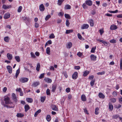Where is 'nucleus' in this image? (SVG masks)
I'll list each match as a JSON object with an SVG mask.
<instances>
[{
    "mask_svg": "<svg viewBox=\"0 0 122 122\" xmlns=\"http://www.w3.org/2000/svg\"><path fill=\"white\" fill-rule=\"evenodd\" d=\"M4 100L6 104H11L13 103L10 101V98L8 97L5 98Z\"/></svg>",
    "mask_w": 122,
    "mask_h": 122,
    "instance_id": "1",
    "label": "nucleus"
},
{
    "mask_svg": "<svg viewBox=\"0 0 122 122\" xmlns=\"http://www.w3.org/2000/svg\"><path fill=\"white\" fill-rule=\"evenodd\" d=\"M28 79L26 77H21L19 79L20 82L22 83H24L27 82L28 80Z\"/></svg>",
    "mask_w": 122,
    "mask_h": 122,
    "instance_id": "2",
    "label": "nucleus"
},
{
    "mask_svg": "<svg viewBox=\"0 0 122 122\" xmlns=\"http://www.w3.org/2000/svg\"><path fill=\"white\" fill-rule=\"evenodd\" d=\"M12 99L15 103H16L18 101V98L16 97V96L15 93H13L12 94Z\"/></svg>",
    "mask_w": 122,
    "mask_h": 122,
    "instance_id": "3",
    "label": "nucleus"
},
{
    "mask_svg": "<svg viewBox=\"0 0 122 122\" xmlns=\"http://www.w3.org/2000/svg\"><path fill=\"white\" fill-rule=\"evenodd\" d=\"M24 20H25L26 24L27 25L29 24L30 21H31L29 17L26 16L25 17V18L24 19Z\"/></svg>",
    "mask_w": 122,
    "mask_h": 122,
    "instance_id": "4",
    "label": "nucleus"
},
{
    "mask_svg": "<svg viewBox=\"0 0 122 122\" xmlns=\"http://www.w3.org/2000/svg\"><path fill=\"white\" fill-rule=\"evenodd\" d=\"M78 76V73L77 72H75L73 74L72 76V78L73 79L75 80L77 78Z\"/></svg>",
    "mask_w": 122,
    "mask_h": 122,
    "instance_id": "5",
    "label": "nucleus"
},
{
    "mask_svg": "<svg viewBox=\"0 0 122 122\" xmlns=\"http://www.w3.org/2000/svg\"><path fill=\"white\" fill-rule=\"evenodd\" d=\"M89 27V25L87 24H85L82 25L81 27V29H88Z\"/></svg>",
    "mask_w": 122,
    "mask_h": 122,
    "instance_id": "6",
    "label": "nucleus"
},
{
    "mask_svg": "<svg viewBox=\"0 0 122 122\" xmlns=\"http://www.w3.org/2000/svg\"><path fill=\"white\" fill-rule=\"evenodd\" d=\"M8 72L10 74L12 73V67L10 66H8L6 67Z\"/></svg>",
    "mask_w": 122,
    "mask_h": 122,
    "instance_id": "7",
    "label": "nucleus"
},
{
    "mask_svg": "<svg viewBox=\"0 0 122 122\" xmlns=\"http://www.w3.org/2000/svg\"><path fill=\"white\" fill-rule=\"evenodd\" d=\"M39 9L41 11H43L45 9V8L43 4H41L39 7Z\"/></svg>",
    "mask_w": 122,
    "mask_h": 122,
    "instance_id": "8",
    "label": "nucleus"
},
{
    "mask_svg": "<svg viewBox=\"0 0 122 122\" xmlns=\"http://www.w3.org/2000/svg\"><path fill=\"white\" fill-rule=\"evenodd\" d=\"M90 57L91 61H96V60L97 56L94 55H91L90 56Z\"/></svg>",
    "mask_w": 122,
    "mask_h": 122,
    "instance_id": "9",
    "label": "nucleus"
},
{
    "mask_svg": "<svg viewBox=\"0 0 122 122\" xmlns=\"http://www.w3.org/2000/svg\"><path fill=\"white\" fill-rule=\"evenodd\" d=\"M117 28V27L116 25H111L110 28V29L112 30H116Z\"/></svg>",
    "mask_w": 122,
    "mask_h": 122,
    "instance_id": "10",
    "label": "nucleus"
},
{
    "mask_svg": "<svg viewBox=\"0 0 122 122\" xmlns=\"http://www.w3.org/2000/svg\"><path fill=\"white\" fill-rule=\"evenodd\" d=\"M44 80L46 82L48 83H51L52 82V80L48 78H45Z\"/></svg>",
    "mask_w": 122,
    "mask_h": 122,
    "instance_id": "11",
    "label": "nucleus"
},
{
    "mask_svg": "<svg viewBox=\"0 0 122 122\" xmlns=\"http://www.w3.org/2000/svg\"><path fill=\"white\" fill-rule=\"evenodd\" d=\"M7 56L8 58V59L9 60H11L12 58V56L11 54L9 53H8L7 55Z\"/></svg>",
    "mask_w": 122,
    "mask_h": 122,
    "instance_id": "12",
    "label": "nucleus"
},
{
    "mask_svg": "<svg viewBox=\"0 0 122 122\" xmlns=\"http://www.w3.org/2000/svg\"><path fill=\"white\" fill-rule=\"evenodd\" d=\"M81 100L82 101H85L86 100V96L84 94H82L81 97Z\"/></svg>",
    "mask_w": 122,
    "mask_h": 122,
    "instance_id": "13",
    "label": "nucleus"
},
{
    "mask_svg": "<svg viewBox=\"0 0 122 122\" xmlns=\"http://www.w3.org/2000/svg\"><path fill=\"white\" fill-rule=\"evenodd\" d=\"M40 82H39L36 81L34 82L32 84V86L34 87H36L39 85Z\"/></svg>",
    "mask_w": 122,
    "mask_h": 122,
    "instance_id": "14",
    "label": "nucleus"
},
{
    "mask_svg": "<svg viewBox=\"0 0 122 122\" xmlns=\"http://www.w3.org/2000/svg\"><path fill=\"white\" fill-rule=\"evenodd\" d=\"M66 46L67 48L70 49L72 46V43L71 42H69L67 43Z\"/></svg>",
    "mask_w": 122,
    "mask_h": 122,
    "instance_id": "15",
    "label": "nucleus"
},
{
    "mask_svg": "<svg viewBox=\"0 0 122 122\" xmlns=\"http://www.w3.org/2000/svg\"><path fill=\"white\" fill-rule=\"evenodd\" d=\"M24 108L25 111L26 112L30 109V107L28 105L26 104Z\"/></svg>",
    "mask_w": 122,
    "mask_h": 122,
    "instance_id": "16",
    "label": "nucleus"
},
{
    "mask_svg": "<svg viewBox=\"0 0 122 122\" xmlns=\"http://www.w3.org/2000/svg\"><path fill=\"white\" fill-rule=\"evenodd\" d=\"M98 96L100 98L104 99L105 97L104 95L101 92H99L98 94Z\"/></svg>",
    "mask_w": 122,
    "mask_h": 122,
    "instance_id": "17",
    "label": "nucleus"
},
{
    "mask_svg": "<svg viewBox=\"0 0 122 122\" xmlns=\"http://www.w3.org/2000/svg\"><path fill=\"white\" fill-rule=\"evenodd\" d=\"M10 14L9 13H8L5 14L4 18L5 19H7L9 18L10 17Z\"/></svg>",
    "mask_w": 122,
    "mask_h": 122,
    "instance_id": "18",
    "label": "nucleus"
},
{
    "mask_svg": "<svg viewBox=\"0 0 122 122\" xmlns=\"http://www.w3.org/2000/svg\"><path fill=\"white\" fill-rule=\"evenodd\" d=\"M16 116L18 117H22L24 116V115L21 113H18L17 114Z\"/></svg>",
    "mask_w": 122,
    "mask_h": 122,
    "instance_id": "19",
    "label": "nucleus"
},
{
    "mask_svg": "<svg viewBox=\"0 0 122 122\" xmlns=\"http://www.w3.org/2000/svg\"><path fill=\"white\" fill-rule=\"evenodd\" d=\"M86 4L89 6L91 5L92 4V2L91 0H86Z\"/></svg>",
    "mask_w": 122,
    "mask_h": 122,
    "instance_id": "20",
    "label": "nucleus"
},
{
    "mask_svg": "<svg viewBox=\"0 0 122 122\" xmlns=\"http://www.w3.org/2000/svg\"><path fill=\"white\" fill-rule=\"evenodd\" d=\"M89 22L90 23V25L91 26H93L94 25V21L92 19H90L89 20Z\"/></svg>",
    "mask_w": 122,
    "mask_h": 122,
    "instance_id": "21",
    "label": "nucleus"
},
{
    "mask_svg": "<svg viewBox=\"0 0 122 122\" xmlns=\"http://www.w3.org/2000/svg\"><path fill=\"white\" fill-rule=\"evenodd\" d=\"M56 85H53L52 87V92H54L56 89Z\"/></svg>",
    "mask_w": 122,
    "mask_h": 122,
    "instance_id": "22",
    "label": "nucleus"
},
{
    "mask_svg": "<svg viewBox=\"0 0 122 122\" xmlns=\"http://www.w3.org/2000/svg\"><path fill=\"white\" fill-rule=\"evenodd\" d=\"M52 108L53 110L55 111H57L58 110V109L56 106L55 105H52Z\"/></svg>",
    "mask_w": 122,
    "mask_h": 122,
    "instance_id": "23",
    "label": "nucleus"
},
{
    "mask_svg": "<svg viewBox=\"0 0 122 122\" xmlns=\"http://www.w3.org/2000/svg\"><path fill=\"white\" fill-rule=\"evenodd\" d=\"M46 52L49 55L50 54V49L49 47H47L46 49Z\"/></svg>",
    "mask_w": 122,
    "mask_h": 122,
    "instance_id": "24",
    "label": "nucleus"
},
{
    "mask_svg": "<svg viewBox=\"0 0 122 122\" xmlns=\"http://www.w3.org/2000/svg\"><path fill=\"white\" fill-rule=\"evenodd\" d=\"M109 109L111 111H112L113 109V106L110 103H109Z\"/></svg>",
    "mask_w": 122,
    "mask_h": 122,
    "instance_id": "25",
    "label": "nucleus"
},
{
    "mask_svg": "<svg viewBox=\"0 0 122 122\" xmlns=\"http://www.w3.org/2000/svg\"><path fill=\"white\" fill-rule=\"evenodd\" d=\"M27 102L29 103H32L33 101L32 99L30 98H28L26 99Z\"/></svg>",
    "mask_w": 122,
    "mask_h": 122,
    "instance_id": "26",
    "label": "nucleus"
},
{
    "mask_svg": "<svg viewBox=\"0 0 122 122\" xmlns=\"http://www.w3.org/2000/svg\"><path fill=\"white\" fill-rule=\"evenodd\" d=\"M11 6H9L8 5H3L2 6V8L4 9H9V8H10Z\"/></svg>",
    "mask_w": 122,
    "mask_h": 122,
    "instance_id": "27",
    "label": "nucleus"
},
{
    "mask_svg": "<svg viewBox=\"0 0 122 122\" xmlns=\"http://www.w3.org/2000/svg\"><path fill=\"white\" fill-rule=\"evenodd\" d=\"M41 110L40 109L38 110L37 111L35 112L34 116L35 117H36L37 116V115L40 112H41Z\"/></svg>",
    "mask_w": 122,
    "mask_h": 122,
    "instance_id": "28",
    "label": "nucleus"
},
{
    "mask_svg": "<svg viewBox=\"0 0 122 122\" xmlns=\"http://www.w3.org/2000/svg\"><path fill=\"white\" fill-rule=\"evenodd\" d=\"M20 69L19 68L18 70H17L16 71V73L15 74V76L16 77V78H17L18 76L19 75V74L20 73Z\"/></svg>",
    "mask_w": 122,
    "mask_h": 122,
    "instance_id": "29",
    "label": "nucleus"
},
{
    "mask_svg": "<svg viewBox=\"0 0 122 122\" xmlns=\"http://www.w3.org/2000/svg\"><path fill=\"white\" fill-rule=\"evenodd\" d=\"M10 39L9 37L8 36H6L4 38V40L5 42H8L9 40Z\"/></svg>",
    "mask_w": 122,
    "mask_h": 122,
    "instance_id": "30",
    "label": "nucleus"
},
{
    "mask_svg": "<svg viewBox=\"0 0 122 122\" xmlns=\"http://www.w3.org/2000/svg\"><path fill=\"white\" fill-rule=\"evenodd\" d=\"M46 119L48 122H50L51 119V116L50 115H47L46 117Z\"/></svg>",
    "mask_w": 122,
    "mask_h": 122,
    "instance_id": "31",
    "label": "nucleus"
},
{
    "mask_svg": "<svg viewBox=\"0 0 122 122\" xmlns=\"http://www.w3.org/2000/svg\"><path fill=\"white\" fill-rule=\"evenodd\" d=\"M99 108L98 107H97L95 109V115H97L98 114L99 112H98V111L99 110Z\"/></svg>",
    "mask_w": 122,
    "mask_h": 122,
    "instance_id": "32",
    "label": "nucleus"
},
{
    "mask_svg": "<svg viewBox=\"0 0 122 122\" xmlns=\"http://www.w3.org/2000/svg\"><path fill=\"white\" fill-rule=\"evenodd\" d=\"M73 30H66V34H67L70 33L71 32H72L73 31Z\"/></svg>",
    "mask_w": 122,
    "mask_h": 122,
    "instance_id": "33",
    "label": "nucleus"
},
{
    "mask_svg": "<svg viewBox=\"0 0 122 122\" xmlns=\"http://www.w3.org/2000/svg\"><path fill=\"white\" fill-rule=\"evenodd\" d=\"M15 59L16 61L18 62L20 61V57L18 56H15Z\"/></svg>",
    "mask_w": 122,
    "mask_h": 122,
    "instance_id": "34",
    "label": "nucleus"
},
{
    "mask_svg": "<svg viewBox=\"0 0 122 122\" xmlns=\"http://www.w3.org/2000/svg\"><path fill=\"white\" fill-rule=\"evenodd\" d=\"M71 8V6L69 5H66L64 8L65 9H70Z\"/></svg>",
    "mask_w": 122,
    "mask_h": 122,
    "instance_id": "35",
    "label": "nucleus"
},
{
    "mask_svg": "<svg viewBox=\"0 0 122 122\" xmlns=\"http://www.w3.org/2000/svg\"><path fill=\"white\" fill-rule=\"evenodd\" d=\"M40 67V63H38L37 65L36 69L38 71H39Z\"/></svg>",
    "mask_w": 122,
    "mask_h": 122,
    "instance_id": "36",
    "label": "nucleus"
},
{
    "mask_svg": "<svg viewBox=\"0 0 122 122\" xmlns=\"http://www.w3.org/2000/svg\"><path fill=\"white\" fill-rule=\"evenodd\" d=\"M89 72L87 71H85L83 73V76H86L88 75L89 74Z\"/></svg>",
    "mask_w": 122,
    "mask_h": 122,
    "instance_id": "37",
    "label": "nucleus"
},
{
    "mask_svg": "<svg viewBox=\"0 0 122 122\" xmlns=\"http://www.w3.org/2000/svg\"><path fill=\"white\" fill-rule=\"evenodd\" d=\"M65 16L66 18H67L69 19H71V16L68 14H65Z\"/></svg>",
    "mask_w": 122,
    "mask_h": 122,
    "instance_id": "38",
    "label": "nucleus"
},
{
    "mask_svg": "<svg viewBox=\"0 0 122 122\" xmlns=\"http://www.w3.org/2000/svg\"><path fill=\"white\" fill-rule=\"evenodd\" d=\"M46 97L45 96L41 97V101L42 102H44L46 99Z\"/></svg>",
    "mask_w": 122,
    "mask_h": 122,
    "instance_id": "39",
    "label": "nucleus"
},
{
    "mask_svg": "<svg viewBox=\"0 0 122 122\" xmlns=\"http://www.w3.org/2000/svg\"><path fill=\"white\" fill-rule=\"evenodd\" d=\"M66 24L67 26V27H69L70 23L69 22V20H68L67 19L66 20Z\"/></svg>",
    "mask_w": 122,
    "mask_h": 122,
    "instance_id": "40",
    "label": "nucleus"
},
{
    "mask_svg": "<svg viewBox=\"0 0 122 122\" xmlns=\"http://www.w3.org/2000/svg\"><path fill=\"white\" fill-rule=\"evenodd\" d=\"M51 17V16L50 15H47L45 18V20L46 21H47Z\"/></svg>",
    "mask_w": 122,
    "mask_h": 122,
    "instance_id": "41",
    "label": "nucleus"
},
{
    "mask_svg": "<svg viewBox=\"0 0 122 122\" xmlns=\"http://www.w3.org/2000/svg\"><path fill=\"white\" fill-rule=\"evenodd\" d=\"M96 49V47L95 46V47H92L91 51V53H94L95 52V50Z\"/></svg>",
    "mask_w": 122,
    "mask_h": 122,
    "instance_id": "42",
    "label": "nucleus"
},
{
    "mask_svg": "<svg viewBox=\"0 0 122 122\" xmlns=\"http://www.w3.org/2000/svg\"><path fill=\"white\" fill-rule=\"evenodd\" d=\"M30 54H31V57L33 58H35L36 57V56L35 55L34 53L32 52H31Z\"/></svg>",
    "mask_w": 122,
    "mask_h": 122,
    "instance_id": "43",
    "label": "nucleus"
},
{
    "mask_svg": "<svg viewBox=\"0 0 122 122\" xmlns=\"http://www.w3.org/2000/svg\"><path fill=\"white\" fill-rule=\"evenodd\" d=\"M110 100L111 102L113 103H114L116 101V99L114 98L111 99Z\"/></svg>",
    "mask_w": 122,
    "mask_h": 122,
    "instance_id": "44",
    "label": "nucleus"
},
{
    "mask_svg": "<svg viewBox=\"0 0 122 122\" xmlns=\"http://www.w3.org/2000/svg\"><path fill=\"white\" fill-rule=\"evenodd\" d=\"M110 42L111 43H116V41L115 40L112 39L110 40Z\"/></svg>",
    "mask_w": 122,
    "mask_h": 122,
    "instance_id": "45",
    "label": "nucleus"
},
{
    "mask_svg": "<svg viewBox=\"0 0 122 122\" xmlns=\"http://www.w3.org/2000/svg\"><path fill=\"white\" fill-rule=\"evenodd\" d=\"M99 33L101 35H102V34L104 32V31L103 29H102L100 30Z\"/></svg>",
    "mask_w": 122,
    "mask_h": 122,
    "instance_id": "46",
    "label": "nucleus"
},
{
    "mask_svg": "<svg viewBox=\"0 0 122 122\" xmlns=\"http://www.w3.org/2000/svg\"><path fill=\"white\" fill-rule=\"evenodd\" d=\"M22 9V7L21 6H20L18 8V11L19 12H20L21 11Z\"/></svg>",
    "mask_w": 122,
    "mask_h": 122,
    "instance_id": "47",
    "label": "nucleus"
},
{
    "mask_svg": "<svg viewBox=\"0 0 122 122\" xmlns=\"http://www.w3.org/2000/svg\"><path fill=\"white\" fill-rule=\"evenodd\" d=\"M49 37L51 39H53L55 37V36L53 34H52L49 36Z\"/></svg>",
    "mask_w": 122,
    "mask_h": 122,
    "instance_id": "48",
    "label": "nucleus"
},
{
    "mask_svg": "<svg viewBox=\"0 0 122 122\" xmlns=\"http://www.w3.org/2000/svg\"><path fill=\"white\" fill-rule=\"evenodd\" d=\"M95 82V80H92L90 82V85L92 86H93Z\"/></svg>",
    "mask_w": 122,
    "mask_h": 122,
    "instance_id": "49",
    "label": "nucleus"
},
{
    "mask_svg": "<svg viewBox=\"0 0 122 122\" xmlns=\"http://www.w3.org/2000/svg\"><path fill=\"white\" fill-rule=\"evenodd\" d=\"M105 71H103L101 72H99L97 73V74L98 75H102L104 74H105Z\"/></svg>",
    "mask_w": 122,
    "mask_h": 122,
    "instance_id": "50",
    "label": "nucleus"
},
{
    "mask_svg": "<svg viewBox=\"0 0 122 122\" xmlns=\"http://www.w3.org/2000/svg\"><path fill=\"white\" fill-rule=\"evenodd\" d=\"M118 11V10H116L114 11H109V12L111 13H117Z\"/></svg>",
    "mask_w": 122,
    "mask_h": 122,
    "instance_id": "51",
    "label": "nucleus"
},
{
    "mask_svg": "<svg viewBox=\"0 0 122 122\" xmlns=\"http://www.w3.org/2000/svg\"><path fill=\"white\" fill-rule=\"evenodd\" d=\"M64 13L63 12H60L58 14V15L59 16H62L64 15Z\"/></svg>",
    "mask_w": 122,
    "mask_h": 122,
    "instance_id": "52",
    "label": "nucleus"
},
{
    "mask_svg": "<svg viewBox=\"0 0 122 122\" xmlns=\"http://www.w3.org/2000/svg\"><path fill=\"white\" fill-rule=\"evenodd\" d=\"M74 68L75 69L79 70L80 69V67L79 66H74Z\"/></svg>",
    "mask_w": 122,
    "mask_h": 122,
    "instance_id": "53",
    "label": "nucleus"
},
{
    "mask_svg": "<svg viewBox=\"0 0 122 122\" xmlns=\"http://www.w3.org/2000/svg\"><path fill=\"white\" fill-rule=\"evenodd\" d=\"M46 93L47 95H49L50 94V90L49 89H47L46 90Z\"/></svg>",
    "mask_w": 122,
    "mask_h": 122,
    "instance_id": "54",
    "label": "nucleus"
},
{
    "mask_svg": "<svg viewBox=\"0 0 122 122\" xmlns=\"http://www.w3.org/2000/svg\"><path fill=\"white\" fill-rule=\"evenodd\" d=\"M44 73L41 74L39 77L40 79H41L44 77Z\"/></svg>",
    "mask_w": 122,
    "mask_h": 122,
    "instance_id": "55",
    "label": "nucleus"
},
{
    "mask_svg": "<svg viewBox=\"0 0 122 122\" xmlns=\"http://www.w3.org/2000/svg\"><path fill=\"white\" fill-rule=\"evenodd\" d=\"M77 55L79 57H81L82 55V54L80 52H78Z\"/></svg>",
    "mask_w": 122,
    "mask_h": 122,
    "instance_id": "56",
    "label": "nucleus"
},
{
    "mask_svg": "<svg viewBox=\"0 0 122 122\" xmlns=\"http://www.w3.org/2000/svg\"><path fill=\"white\" fill-rule=\"evenodd\" d=\"M86 4L84 3L82 5V7L84 9H85L87 8V6L86 5Z\"/></svg>",
    "mask_w": 122,
    "mask_h": 122,
    "instance_id": "57",
    "label": "nucleus"
},
{
    "mask_svg": "<svg viewBox=\"0 0 122 122\" xmlns=\"http://www.w3.org/2000/svg\"><path fill=\"white\" fill-rule=\"evenodd\" d=\"M63 0H58V4L59 5H61L63 2Z\"/></svg>",
    "mask_w": 122,
    "mask_h": 122,
    "instance_id": "58",
    "label": "nucleus"
},
{
    "mask_svg": "<svg viewBox=\"0 0 122 122\" xmlns=\"http://www.w3.org/2000/svg\"><path fill=\"white\" fill-rule=\"evenodd\" d=\"M83 110H84V111L85 113L86 114H89V113L88 112V111L86 108H85Z\"/></svg>",
    "mask_w": 122,
    "mask_h": 122,
    "instance_id": "59",
    "label": "nucleus"
},
{
    "mask_svg": "<svg viewBox=\"0 0 122 122\" xmlns=\"http://www.w3.org/2000/svg\"><path fill=\"white\" fill-rule=\"evenodd\" d=\"M105 46H107L109 44V42L104 41V43H103Z\"/></svg>",
    "mask_w": 122,
    "mask_h": 122,
    "instance_id": "60",
    "label": "nucleus"
},
{
    "mask_svg": "<svg viewBox=\"0 0 122 122\" xmlns=\"http://www.w3.org/2000/svg\"><path fill=\"white\" fill-rule=\"evenodd\" d=\"M120 69L121 70H122V59H121L120 60Z\"/></svg>",
    "mask_w": 122,
    "mask_h": 122,
    "instance_id": "61",
    "label": "nucleus"
},
{
    "mask_svg": "<svg viewBox=\"0 0 122 122\" xmlns=\"http://www.w3.org/2000/svg\"><path fill=\"white\" fill-rule=\"evenodd\" d=\"M77 36L78 38L80 40H81L82 38V36L81 35L79 34L78 33L77 34Z\"/></svg>",
    "mask_w": 122,
    "mask_h": 122,
    "instance_id": "62",
    "label": "nucleus"
},
{
    "mask_svg": "<svg viewBox=\"0 0 122 122\" xmlns=\"http://www.w3.org/2000/svg\"><path fill=\"white\" fill-rule=\"evenodd\" d=\"M70 89L69 88H67L66 89V92L68 93L70 91Z\"/></svg>",
    "mask_w": 122,
    "mask_h": 122,
    "instance_id": "63",
    "label": "nucleus"
},
{
    "mask_svg": "<svg viewBox=\"0 0 122 122\" xmlns=\"http://www.w3.org/2000/svg\"><path fill=\"white\" fill-rule=\"evenodd\" d=\"M39 26V24L37 22L35 23V27L36 28H37Z\"/></svg>",
    "mask_w": 122,
    "mask_h": 122,
    "instance_id": "64",
    "label": "nucleus"
}]
</instances>
